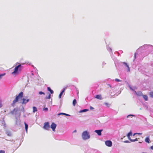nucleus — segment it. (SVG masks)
I'll return each mask as SVG.
<instances>
[{"mask_svg":"<svg viewBox=\"0 0 153 153\" xmlns=\"http://www.w3.org/2000/svg\"><path fill=\"white\" fill-rule=\"evenodd\" d=\"M22 67L21 64L16 66L14 68V71L12 73V74L15 75L19 74L22 70Z\"/></svg>","mask_w":153,"mask_h":153,"instance_id":"obj_1","label":"nucleus"},{"mask_svg":"<svg viewBox=\"0 0 153 153\" xmlns=\"http://www.w3.org/2000/svg\"><path fill=\"white\" fill-rule=\"evenodd\" d=\"M152 46L150 45L145 44L143 45L140 47L137 50V52H142L144 51L147 50L149 47L152 48Z\"/></svg>","mask_w":153,"mask_h":153,"instance_id":"obj_2","label":"nucleus"},{"mask_svg":"<svg viewBox=\"0 0 153 153\" xmlns=\"http://www.w3.org/2000/svg\"><path fill=\"white\" fill-rule=\"evenodd\" d=\"M10 113L12 115L15 114V118H20L21 115V113L19 111L18 108H14L13 111L10 112Z\"/></svg>","mask_w":153,"mask_h":153,"instance_id":"obj_3","label":"nucleus"},{"mask_svg":"<svg viewBox=\"0 0 153 153\" xmlns=\"http://www.w3.org/2000/svg\"><path fill=\"white\" fill-rule=\"evenodd\" d=\"M23 92H21L18 95H17L15 99L13 101V102L11 104L12 106H13L15 103L18 101L19 100L23 97Z\"/></svg>","mask_w":153,"mask_h":153,"instance_id":"obj_4","label":"nucleus"},{"mask_svg":"<svg viewBox=\"0 0 153 153\" xmlns=\"http://www.w3.org/2000/svg\"><path fill=\"white\" fill-rule=\"evenodd\" d=\"M82 137L83 140H86L90 138V135L89 132L87 131H85L82 132Z\"/></svg>","mask_w":153,"mask_h":153,"instance_id":"obj_5","label":"nucleus"},{"mask_svg":"<svg viewBox=\"0 0 153 153\" xmlns=\"http://www.w3.org/2000/svg\"><path fill=\"white\" fill-rule=\"evenodd\" d=\"M107 50L110 52V55L112 59H113L115 62H116L117 61V59L113 55V53L112 52L111 48L108 46L107 47Z\"/></svg>","mask_w":153,"mask_h":153,"instance_id":"obj_6","label":"nucleus"},{"mask_svg":"<svg viewBox=\"0 0 153 153\" xmlns=\"http://www.w3.org/2000/svg\"><path fill=\"white\" fill-rule=\"evenodd\" d=\"M50 127L49 123V122H46L44 123L43 128L45 129L48 130L49 128Z\"/></svg>","mask_w":153,"mask_h":153,"instance_id":"obj_7","label":"nucleus"},{"mask_svg":"<svg viewBox=\"0 0 153 153\" xmlns=\"http://www.w3.org/2000/svg\"><path fill=\"white\" fill-rule=\"evenodd\" d=\"M105 144L108 147H111L112 146V143L111 141L107 140L105 142Z\"/></svg>","mask_w":153,"mask_h":153,"instance_id":"obj_8","label":"nucleus"},{"mask_svg":"<svg viewBox=\"0 0 153 153\" xmlns=\"http://www.w3.org/2000/svg\"><path fill=\"white\" fill-rule=\"evenodd\" d=\"M56 127V124L53 122L51 126V128L52 129L53 131H55V129Z\"/></svg>","mask_w":153,"mask_h":153,"instance_id":"obj_9","label":"nucleus"},{"mask_svg":"<svg viewBox=\"0 0 153 153\" xmlns=\"http://www.w3.org/2000/svg\"><path fill=\"white\" fill-rule=\"evenodd\" d=\"M16 125L19 126H20L21 125V121L20 119H18V118L17 117H16Z\"/></svg>","mask_w":153,"mask_h":153,"instance_id":"obj_10","label":"nucleus"},{"mask_svg":"<svg viewBox=\"0 0 153 153\" xmlns=\"http://www.w3.org/2000/svg\"><path fill=\"white\" fill-rule=\"evenodd\" d=\"M122 63L124 65L125 67L127 68V71L128 72H130V69L127 63L125 62H123Z\"/></svg>","mask_w":153,"mask_h":153,"instance_id":"obj_11","label":"nucleus"},{"mask_svg":"<svg viewBox=\"0 0 153 153\" xmlns=\"http://www.w3.org/2000/svg\"><path fill=\"white\" fill-rule=\"evenodd\" d=\"M103 131V129L96 130L94 131V132L97 133L98 136H100L102 135V132Z\"/></svg>","mask_w":153,"mask_h":153,"instance_id":"obj_12","label":"nucleus"},{"mask_svg":"<svg viewBox=\"0 0 153 153\" xmlns=\"http://www.w3.org/2000/svg\"><path fill=\"white\" fill-rule=\"evenodd\" d=\"M66 88H67L66 87L64 88H63V89L61 91V92H60V93L59 96V98H60L61 97L62 95L64 92H65V90L66 89Z\"/></svg>","mask_w":153,"mask_h":153,"instance_id":"obj_13","label":"nucleus"},{"mask_svg":"<svg viewBox=\"0 0 153 153\" xmlns=\"http://www.w3.org/2000/svg\"><path fill=\"white\" fill-rule=\"evenodd\" d=\"M134 93L138 96H143V94L141 91H139L136 92V91H134Z\"/></svg>","mask_w":153,"mask_h":153,"instance_id":"obj_14","label":"nucleus"},{"mask_svg":"<svg viewBox=\"0 0 153 153\" xmlns=\"http://www.w3.org/2000/svg\"><path fill=\"white\" fill-rule=\"evenodd\" d=\"M22 104H26L27 102L29 101V100L28 99H26L25 98H23L22 99Z\"/></svg>","mask_w":153,"mask_h":153,"instance_id":"obj_15","label":"nucleus"},{"mask_svg":"<svg viewBox=\"0 0 153 153\" xmlns=\"http://www.w3.org/2000/svg\"><path fill=\"white\" fill-rule=\"evenodd\" d=\"M132 133L131 131H130L129 133H128L127 135V136L128 137V139H130V136H132Z\"/></svg>","mask_w":153,"mask_h":153,"instance_id":"obj_16","label":"nucleus"},{"mask_svg":"<svg viewBox=\"0 0 153 153\" xmlns=\"http://www.w3.org/2000/svg\"><path fill=\"white\" fill-rule=\"evenodd\" d=\"M24 124L25 127V130L27 133V130L28 127V125L25 122H24Z\"/></svg>","mask_w":153,"mask_h":153,"instance_id":"obj_17","label":"nucleus"},{"mask_svg":"<svg viewBox=\"0 0 153 153\" xmlns=\"http://www.w3.org/2000/svg\"><path fill=\"white\" fill-rule=\"evenodd\" d=\"M47 90L50 92L51 94H53V91L51 89L50 87H48L47 88Z\"/></svg>","mask_w":153,"mask_h":153,"instance_id":"obj_18","label":"nucleus"},{"mask_svg":"<svg viewBox=\"0 0 153 153\" xmlns=\"http://www.w3.org/2000/svg\"><path fill=\"white\" fill-rule=\"evenodd\" d=\"M129 88L132 91H134H134H135V89H137V88L135 87H134V88H133L130 85H129V86H128Z\"/></svg>","mask_w":153,"mask_h":153,"instance_id":"obj_19","label":"nucleus"},{"mask_svg":"<svg viewBox=\"0 0 153 153\" xmlns=\"http://www.w3.org/2000/svg\"><path fill=\"white\" fill-rule=\"evenodd\" d=\"M145 141L149 143L150 142V139L149 137H147L145 139Z\"/></svg>","mask_w":153,"mask_h":153,"instance_id":"obj_20","label":"nucleus"},{"mask_svg":"<svg viewBox=\"0 0 153 153\" xmlns=\"http://www.w3.org/2000/svg\"><path fill=\"white\" fill-rule=\"evenodd\" d=\"M88 110H89L88 109H83L80 110L79 111V113L85 112L88 111Z\"/></svg>","mask_w":153,"mask_h":153,"instance_id":"obj_21","label":"nucleus"},{"mask_svg":"<svg viewBox=\"0 0 153 153\" xmlns=\"http://www.w3.org/2000/svg\"><path fill=\"white\" fill-rule=\"evenodd\" d=\"M95 97L97 99L100 100L102 99L101 95H96Z\"/></svg>","mask_w":153,"mask_h":153,"instance_id":"obj_22","label":"nucleus"},{"mask_svg":"<svg viewBox=\"0 0 153 153\" xmlns=\"http://www.w3.org/2000/svg\"><path fill=\"white\" fill-rule=\"evenodd\" d=\"M143 98L144 99V100L146 101H147L148 100V97L147 95H143Z\"/></svg>","mask_w":153,"mask_h":153,"instance_id":"obj_23","label":"nucleus"},{"mask_svg":"<svg viewBox=\"0 0 153 153\" xmlns=\"http://www.w3.org/2000/svg\"><path fill=\"white\" fill-rule=\"evenodd\" d=\"M6 134L8 136H11V133L9 131H6Z\"/></svg>","mask_w":153,"mask_h":153,"instance_id":"obj_24","label":"nucleus"},{"mask_svg":"<svg viewBox=\"0 0 153 153\" xmlns=\"http://www.w3.org/2000/svg\"><path fill=\"white\" fill-rule=\"evenodd\" d=\"M33 112L35 113L36 111H37V108L35 106H33Z\"/></svg>","mask_w":153,"mask_h":153,"instance_id":"obj_25","label":"nucleus"},{"mask_svg":"<svg viewBox=\"0 0 153 153\" xmlns=\"http://www.w3.org/2000/svg\"><path fill=\"white\" fill-rule=\"evenodd\" d=\"M77 103L76 100V99L74 100L73 101V105L74 106H75Z\"/></svg>","mask_w":153,"mask_h":153,"instance_id":"obj_26","label":"nucleus"},{"mask_svg":"<svg viewBox=\"0 0 153 153\" xmlns=\"http://www.w3.org/2000/svg\"><path fill=\"white\" fill-rule=\"evenodd\" d=\"M129 140L131 142H134L137 141L138 140V139L137 138H136L134 139H131V138H130V139Z\"/></svg>","mask_w":153,"mask_h":153,"instance_id":"obj_27","label":"nucleus"},{"mask_svg":"<svg viewBox=\"0 0 153 153\" xmlns=\"http://www.w3.org/2000/svg\"><path fill=\"white\" fill-rule=\"evenodd\" d=\"M5 75H6L5 73H3L2 74H0V79H1L3 76H5Z\"/></svg>","mask_w":153,"mask_h":153,"instance_id":"obj_28","label":"nucleus"},{"mask_svg":"<svg viewBox=\"0 0 153 153\" xmlns=\"http://www.w3.org/2000/svg\"><path fill=\"white\" fill-rule=\"evenodd\" d=\"M51 98V95L50 94H49L48 95V96H46L45 97L46 99H50Z\"/></svg>","mask_w":153,"mask_h":153,"instance_id":"obj_29","label":"nucleus"},{"mask_svg":"<svg viewBox=\"0 0 153 153\" xmlns=\"http://www.w3.org/2000/svg\"><path fill=\"white\" fill-rule=\"evenodd\" d=\"M39 94L40 95H42V94H43L44 95H45V93L44 92H43L42 91H39Z\"/></svg>","mask_w":153,"mask_h":153,"instance_id":"obj_30","label":"nucleus"},{"mask_svg":"<svg viewBox=\"0 0 153 153\" xmlns=\"http://www.w3.org/2000/svg\"><path fill=\"white\" fill-rule=\"evenodd\" d=\"M105 105L106 106H107L108 107H109L110 106V104L107 102H105L104 103Z\"/></svg>","mask_w":153,"mask_h":153,"instance_id":"obj_31","label":"nucleus"},{"mask_svg":"<svg viewBox=\"0 0 153 153\" xmlns=\"http://www.w3.org/2000/svg\"><path fill=\"white\" fill-rule=\"evenodd\" d=\"M150 97L153 98V91L151 92L150 93Z\"/></svg>","mask_w":153,"mask_h":153,"instance_id":"obj_32","label":"nucleus"},{"mask_svg":"<svg viewBox=\"0 0 153 153\" xmlns=\"http://www.w3.org/2000/svg\"><path fill=\"white\" fill-rule=\"evenodd\" d=\"M130 116L135 117V115H133V114H129V115H128L127 116V118H128V117H130Z\"/></svg>","mask_w":153,"mask_h":153,"instance_id":"obj_33","label":"nucleus"},{"mask_svg":"<svg viewBox=\"0 0 153 153\" xmlns=\"http://www.w3.org/2000/svg\"><path fill=\"white\" fill-rule=\"evenodd\" d=\"M43 110L46 111H47L48 110V109L47 108H44L43 109Z\"/></svg>","mask_w":153,"mask_h":153,"instance_id":"obj_34","label":"nucleus"},{"mask_svg":"<svg viewBox=\"0 0 153 153\" xmlns=\"http://www.w3.org/2000/svg\"><path fill=\"white\" fill-rule=\"evenodd\" d=\"M21 111L23 112H25L24 108L22 106V108L21 109Z\"/></svg>","mask_w":153,"mask_h":153,"instance_id":"obj_35","label":"nucleus"},{"mask_svg":"<svg viewBox=\"0 0 153 153\" xmlns=\"http://www.w3.org/2000/svg\"><path fill=\"white\" fill-rule=\"evenodd\" d=\"M138 52H137L136 51V52H135L134 53V59H135L136 58V55H137V53Z\"/></svg>","mask_w":153,"mask_h":153,"instance_id":"obj_36","label":"nucleus"},{"mask_svg":"<svg viewBox=\"0 0 153 153\" xmlns=\"http://www.w3.org/2000/svg\"><path fill=\"white\" fill-rule=\"evenodd\" d=\"M64 113H58V114H57V115L58 116H59L61 115H64Z\"/></svg>","mask_w":153,"mask_h":153,"instance_id":"obj_37","label":"nucleus"},{"mask_svg":"<svg viewBox=\"0 0 153 153\" xmlns=\"http://www.w3.org/2000/svg\"><path fill=\"white\" fill-rule=\"evenodd\" d=\"M106 64V63H105L104 62H103L102 63V67H103L104 65Z\"/></svg>","mask_w":153,"mask_h":153,"instance_id":"obj_38","label":"nucleus"},{"mask_svg":"<svg viewBox=\"0 0 153 153\" xmlns=\"http://www.w3.org/2000/svg\"><path fill=\"white\" fill-rule=\"evenodd\" d=\"M115 81L117 82H120L121 81L120 79H115Z\"/></svg>","mask_w":153,"mask_h":153,"instance_id":"obj_39","label":"nucleus"},{"mask_svg":"<svg viewBox=\"0 0 153 153\" xmlns=\"http://www.w3.org/2000/svg\"><path fill=\"white\" fill-rule=\"evenodd\" d=\"M124 143H130V142L128 140H125L123 141Z\"/></svg>","mask_w":153,"mask_h":153,"instance_id":"obj_40","label":"nucleus"},{"mask_svg":"<svg viewBox=\"0 0 153 153\" xmlns=\"http://www.w3.org/2000/svg\"><path fill=\"white\" fill-rule=\"evenodd\" d=\"M64 115L66 116H71L70 115L67 114H66V113H64Z\"/></svg>","mask_w":153,"mask_h":153,"instance_id":"obj_41","label":"nucleus"},{"mask_svg":"<svg viewBox=\"0 0 153 153\" xmlns=\"http://www.w3.org/2000/svg\"><path fill=\"white\" fill-rule=\"evenodd\" d=\"M0 153H5V151L4 150H0Z\"/></svg>","mask_w":153,"mask_h":153,"instance_id":"obj_42","label":"nucleus"},{"mask_svg":"<svg viewBox=\"0 0 153 153\" xmlns=\"http://www.w3.org/2000/svg\"><path fill=\"white\" fill-rule=\"evenodd\" d=\"M90 109L91 110H93L94 108L93 107L91 106L90 107Z\"/></svg>","mask_w":153,"mask_h":153,"instance_id":"obj_43","label":"nucleus"},{"mask_svg":"<svg viewBox=\"0 0 153 153\" xmlns=\"http://www.w3.org/2000/svg\"><path fill=\"white\" fill-rule=\"evenodd\" d=\"M2 106V104L1 103V102L0 101V108Z\"/></svg>","mask_w":153,"mask_h":153,"instance_id":"obj_44","label":"nucleus"},{"mask_svg":"<svg viewBox=\"0 0 153 153\" xmlns=\"http://www.w3.org/2000/svg\"><path fill=\"white\" fill-rule=\"evenodd\" d=\"M150 149L153 150V146H152L150 147Z\"/></svg>","mask_w":153,"mask_h":153,"instance_id":"obj_45","label":"nucleus"},{"mask_svg":"<svg viewBox=\"0 0 153 153\" xmlns=\"http://www.w3.org/2000/svg\"><path fill=\"white\" fill-rule=\"evenodd\" d=\"M108 85L109 86L110 88H111V85L110 84H108Z\"/></svg>","mask_w":153,"mask_h":153,"instance_id":"obj_46","label":"nucleus"},{"mask_svg":"<svg viewBox=\"0 0 153 153\" xmlns=\"http://www.w3.org/2000/svg\"><path fill=\"white\" fill-rule=\"evenodd\" d=\"M2 124H4V125H5V121H4V120H3Z\"/></svg>","mask_w":153,"mask_h":153,"instance_id":"obj_47","label":"nucleus"},{"mask_svg":"<svg viewBox=\"0 0 153 153\" xmlns=\"http://www.w3.org/2000/svg\"><path fill=\"white\" fill-rule=\"evenodd\" d=\"M137 134H139V135H141L142 134V133H137Z\"/></svg>","mask_w":153,"mask_h":153,"instance_id":"obj_48","label":"nucleus"},{"mask_svg":"<svg viewBox=\"0 0 153 153\" xmlns=\"http://www.w3.org/2000/svg\"><path fill=\"white\" fill-rule=\"evenodd\" d=\"M116 53H118V55L119 56L120 55V53L119 52H116Z\"/></svg>","mask_w":153,"mask_h":153,"instance_id":"obj_49","label":"nucleus"},{"mask_svg":"<svg viewBox=\"0 0 153 153\" xmlns=\"http://www.w3.org/2000/svg\"><path fill=\"white\" fill-rule=\"evenodd\" d=\"M137 134V133H135L133 134V136H134L135 134Z\"/></svg>","mask_w":153,"mask_h":153,"instance_id":"obj_50","label":"nucleus"},{"mask_svg":"<svg viewBox=\"0 0 153 153\" xmlns=\"http://www.w3.org/2000/svg\"><path fill=\"white\" fill-rule=\"evenodd\" d=\"M76 132V130H74V132Z\"/></svg>","mask_w":153,"mask_h":153,"instance_id":"obj_51","label":"nucleus"},{"mask_svg":"<svg viewBox=\"0 0 153 153\" xmlns=\"http://www.w3.org/2000/svg\"><path fill=\"white\" fill-rule=\"evenodd\" d=\"M142 153H146V152H142Z\"/></svg>","mask_w":153,"mask_h":153,"instance_id":"obj_52","label":"nucleus"},{"mask_svg":"<svg viewBox=\"0 0 153 153\" xmlns=\"http://www.w3.org/2000/svg\"><path fill=\"white\" fill-rule=\"evenodd\" d=\"M32 75H33V73H32Z\"/></svg>","mask_w":153,"mask_h":153,"instance_id":"obj_53","label":"nucleus"}]
</instances>
